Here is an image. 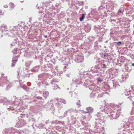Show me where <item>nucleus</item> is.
Segmentation results:
<instances>
[{
    "label": "nucleus",
    "instance_id": "nucleus-58",
    "mask_svg": "<svg viewBox=\"0 0 134 134\" xmlns=\"http://www.w3.org/2000/svg\"><path fill=\"white\" fill-rule=\"evenodd\" d=\"M17 72L18 73V75H19V74L20 72V69L19 68H18V69L17 70Z\"/></svg>",
    "mask_w": 134,
    "mask_h": 134
},
{
    "label": "nucleus",
    "instance_id": "nucleus-19",
    "mask_svg": "<svg viewBox=\"0 0 134 134\" xmlns=\"http://www.w3.org/2000/svg\"><path fill=\"white\" fill-rule=\"evenodd\" d=\"M73 114H74L72 115H71V119L73 121V122H75L76 121V120L78 118L77 116L78 115V114H79V113H78V111H77V113Z\"/></svg>",
    "mask_w": 134,
    "mask_h": 134
},
{
    "label": "nucleus",
    "instance_id": "nucleus-64",
    "mask_svg": "<svg viewBox=\"0 0 134 134\" xmlns=\"http://www.w3.org/2000/svg\"><path fill=\"white\" fill-rule=\"evenodd\" d=\"M103 96L102 94H99L98 95V97H101Z\"/></svg>",
    "mask_w": 134,
    "mask_h": 134
},
{
    "label": "nucleus",
    "instance_id": "nucleus-35",
    "mask_svg": "<svg viewBox=\"0 0 134 134\" xmlns=\"http://www.w3.org/2000/svg\"><path fill=\"white\" fill-rule=\"evenodd\" d=\"M91 29V27L89 26H86L85 28V30L86 32H89Z\"/></svg>",
    "mask_w": 134,
    "mask_h": 134
},
{
    "label": "nucleus",
    "instance_id": "nucleus-10",
    "mask_svg": "<svg viewBox=\"0 0 134 134\" xmlns=\"http://www.w3.org/2000/svg\"><path fill=\"white\" fill-rule=\"evenodd\" d=\"M94 30L97 34L99 33L100 34L105 32L104 29L102 28H101L99 25L95 26H94Z\"/></svg>",
    "mask_w": 134,
    "mask_h": 134
},
{
    "label": "nucleus",
    "instance_id": "nucleus-61",
    "mask_svg": "<svg viewBox=\"0 0 134 134\" xmlns=\"http://www.w3.org/2000/svg\"><path fill=\"white\" fill-rule=\"evenodd\" d=\"M122 10L121 9V8H120L119 10V12L120 13H122Z\"/></svg>",
    "mask_w": 134,
    "mask_h": 134
},
{
    "label": "nucleus",
    "instance_id": "nucleus-1",
    "mask_svg": "<svg viewBox=\"0 0 134 134\" xmlns=\"http://www.w3.org/2000/svg\"><path fill=\"white\" fill-rule=\"evenodd\" d=\"M114 108L113 104H111L110 105H105L104 106H102L100 109L102 111H104V113L108 114L109 116H111L113 119H116L118 118L119 114L118 111L115 109H112Z\"/></svg>",
    "mask_w": 134,
    "mask_h": 134
},
{
    "label": "nucleus",
    "instance_id": "nucleus-17",
    "mask_svg": "<svg viewBox=\"0 0 134 134\" xmlns=\"http://www.w3.org/2000/svg\"><path fill=\"white\" fill-rule=\"evenodd\" d=\"M72 4L75 5V4L79 5H83L84 4L83 1H78L77 0H73L72 1Z\"/></svg>",
    "mask_w": 134,
    "mask_h": 134
},
{
    "label": "nucleus",
    "instance_id": "nucleus-33",
    "mask_svg": "<svg viewBox=\"0 0 134 134\" xmlns=\"http://www.w3.org/2000/svg\"><path fill=\"white\" fill-rule=\"evenodd\" d=\"M105 59H107V60H108V62H109L111 59V56L110 55L108 54V53H107L106 55H105Z\"/></svg>",
    "mask_w": 134,
    "mask_h": 134
},
{
    "label": "nucleus",
    "instance_id": "nucleus-36",
    "mask_svg": "<svg viewBox=\"0 0 134 134\" xmlns=\"http://www.w3.org/2000/svg\"><path fill=\"white\" fill-rule=\"evenodd\" d=\"M55 106L57 107L58 109L59 110L62 107V105L60 103H56L55 105Z\"/></svg>",
    "mask_w": 134,
    "mask_h": 134
},
{
    "label": "nucleus",
    "instance_id": "nucleus-8",
    "mask_svg": "<svg viewBox=\"0 0 134 134\" xmlns=\"http://www.w3.org/2000/svg\"><path fill=\"white\" fill-rule=\"evenodd\" d=\"M96 121L95 122L96 126L94 127V130L98 129V127H101L103 123L104 122V120L99 118H96Z\"/></svg>",
    "mask_w": 134,
    "mask_h": 134
},
{
    "label": "nucleus",
    "instance_id": "nucleus-24",
    "mask_svg": "<svg viewBox=\"0 0 134 134\" xmlns=\"http://www.w3.org/2000/svg\"><path fill=\"white\" fill-rule=\"evenodd\" d=\"M103 34V33L100 34V36L98 35L97 36V38L98 40L97 41V43H98V42L100 43L103 40L102 36Z\"/></svg>",
    "mask_w": 134,
    "mask_h": 134
},
{
    "label": "nucleus",
    "instance_id": "nucleus-25",
    "mask_svg": "<svg viewBox=\"0 0 134 134\" xmlns=\"http://www.w3.org/2000/svg\"><path fill=\"white\" fill-rule=\"evenodd\" d=\"M98 43H97V41H96L94 43V47L95 49L97 50L98 49H100L101 48V46L100 45H98Z\"/></svg>",
    "mask_w": 134,
    "mask_h": 134
},
{
    "label": "nucleus",
    "instance_id": "nucleus-43",
    "mask_svg": "<svg viewBox=\"0 0 134 134\" xmlns=\"http://www.w3.org/2000/svg\"><path fill=\"white\" fill-rule=\"evenodd\" d=\"M107 65L105 64L102 63L100 65V67L102 68H107Z\"/></svg>",
    "mask_w": 134,
    "mask_h": 134
},
{
    "label": "nucleus",
    "instance_id": "nucleus-45",
    "mask_svg": "<svg viewBox=\"0 0 134 134\" xmlns=\"http://www.w3.org/2000/svg\"><path fill=\"white\" fill-rule=\"evenodd\" d=\"M128 99L130 101H133L134 100V96H131L128 97Z\"/></svg>",
    "mask_w": 134,
    "mask_h": 134
},
{
    "label": "nucleus",
    "instance_id": "nucleus-32",
    "mask_svg": "<svg viewBox=\"0 0 134 134\" xmlns=\"http://www.w3.org/2000/svg\"><path fill=\"white\" fill-rule=\"evenodd\" d=\"M96 91H92V93L90 94V96L91 98H93L94 97L96 96Z\"/></svg>",
    "mask_w": 134,
    "mask_h": 134
},
{
    "label": "nucleus",
    "instance_id": "nucleus-31",
    "mask_svg": "<svg viewBox=\"0 0 134 134\" xmlns=\"http://www.w3.org/2000/svg\"><path fill=\"white\" fill-rule=\"evenodd\" d=\"M56 100L58 101L59 102H62L64 104H66V102L64 99L62 98L59 99L58 98H56Z\"/></svg>",
    "mask_w": 134,
    "mask_h": 134
},
{
    "label": "nucleus",
    "instance_id": "nucleus-27",
    "mask_svg": "<svg viewBox=\"0 0 134 134\" xmlns=\"http://www.w3.org/2000/svg\"><path fill=\"white\" fill-rule=\"evenodd\" d=\"M93 111V109L91 107H89L86 108V113H89V114H90L92 113Z\"/></svg>",
    "mask_w": 134,
    "mask_h": 134
},
{
    "label": "nucleus",
    "instance_id": "nucleus-46",
    "mask_svg": "<svg viewBox=\"0 0 134 134\" xmlns=\"http://www.w3.org/2000/svg\"><path fill=\"white\" fill-rule=\"evenodd\" d=\"M85 14H82L80 18V21H82L84 19L85 17Z\"/></svg>",
    "mask_w": 134,
    "mask_h": 134
},
{
    "label": "nucleus",
    "instance_id": "nucleus-4",
    "mask_svg": "<svg viewBox=\"0 0 134 134\" xmlns=\"http://www.w3.org/2000/svg\"><path fill=\"white\" fill-rule=\"evenodd\" d=\"M38 13L37 15V16L38 18V20L40 21L42 19L43 17H46L47 18H49V15H50L51 14L48 12H47L46 14H44L43 11H40L38 12Z\"/></svg>",
    "mask_w": 134,
    "mask_h": 134
},
{
    "label": "nucleus",
    "instance_id": "nucleus-21",
    "mask_svg": "<svg viewBox=\"0 0 134 134\" xmlns=\"http://www.w3.org/2000/svg\"><path fill=\"white\" fill-rule=\"evenodd\" d=\"M0 30L2 32L3 31H7V26L6 25H2L0 26Z\"/></svg>",
    "mask_w": 134,
    "mask_h": 134
},
{
    "label": "nucleus",
    "instance_id": "nucleus-29",
    "mask_svg": "<svg viewBox=\"0 0 134 134\" xmlns=\"http://www.w3.org/2000/svg\"><path fill=\"white\" fill-rule=\"evenodd\" d=\"M40 69V66H37L34 67L32 69L31 71L32 72H38Z\"/></svg>",
    "mask_w": 134,
    "mask_h": 134
},
{
    "label": "nucleus",
    "instance_id": "nucleus-16",
    "mask_svg": "<svg viewBox=\"0 0 134 134\" xmlns=\"http://www.w3.org/2000/svg\"><path fill=\"white\" fill-rule=\"evenodd\" d=\"M102 112H104L102 114L100 112L98 113L97 114H96L95 115V116L97 118H99V119H102L103 120H104V111H102ZM96 118H97L96 117Z\"/></svg>",
    "mask_w": 134,
    "mask_h": 134
},
{
    "label": "nucleus",
    "instance_id": "nucleus-15",
    "mask_svg": "<svg viewBox=\"0 0 134 134\" xmlns=\"http://www.w3.org/2000/svg\"><path fill=\"white\" fill-rule=\"evenodd\" d=\"M77 111L73 109H70L68 110L67 111L65 112L64 114V117H65L66 116L68 112H69L70 113H77Z\"/></svg>",
    "mask_w": 134,
    "mask_h": 134
},
{
    "label": "nucleus",
    "instance_id": "nucleus-12",
    "mask_svg": "<svg viewBox=\"0 0 134 134\" xmlns=\"http://www.w3.org/2000/svg\"><path fill=\"white\" fill-rule=\"evenodd\" d=\"M84 56L82 55L76 56L75 59V61L77 63L82 62L84 60Z\"/></svg>",
    "mask_w": 134,
    "mask_h": 134
},
{
    "label": "nucleus",
    "instance_id": "nucleus-26",
    "mask_svg": "<svg viewBox=\"0 0 134 134\" xmlns=\"http://www.w3.org/2000/svg\"><path fill=\"white\" fill-rule=\"evenodd\" d=\"M94 131L98 133H104L105 131L104 128L102 127L99 130V129H97L96 130H95Z\"/></svg>",
    "mask_w": 134,
    "mask_h": 134
},
{
    "label": "nucleus",
    "instance_id": "nucleus-50",
    "mask_svg": "<svg viewBox=\"0 0 134 134\" xmlns=\"http://www.w3.org/2000/svg\"><path fill=\"white\" fill-rule=\"evenodd\" d=\"M106 53H102L101 55V57L105 59V55H106Z\"/></svg>",
    "mask_w": 134,
    "mask_h": 134
},
{
    "label": "nucleus",
    "instance_id": "nucleus-63",
    "mask_svg": "<svg viewBox=\"0 0 134 134\" xmlns=\"http://www.w3.org/2000/svg\"><path fill=\"white\" fill-rule=\"evenodd\" d=\"M30 73H29L28 74H26L25 75V76L26 77H29V76L30 75Z\"/></svg>",
    "mask_w": 134,
    "mask_h": 134
},
{
    "label": "nucleus",
    "instance_id": "nucleus-7",
    "mask_svg": "<svg viewBox=\"0 0 134 134\" xmlns=\"http://www.w3.org/2000/svg\"><path fill=\"white\" fill-rule=\"evenodd\" d=\"M7 76H5L4 74L2 73L0 79V86L3 87V83H8L9 81L7 79Z\"/></svg>",
    "mask_w": 134,
    "mask_h": 134
},
{
    "label": "nucleus",
    "instance_id": "nucleus-2",
    "mask_svg": "<svg viewBox=\"0 0 134 134\" xmlns=\"http://www.w3.org/2000/svg\"><path fill=\"white\" fill-rule=\"evenodd\" d=\"M126 122L125 124L123 125V127L125 128H127L131 127L134 129V116H131L128 119H126ZM131 130L132 129L131 128Z\"/></svg>",
    "mask_w": 134,
    "mask_h": 134
},
{
    "label": "nucleus",
    "instance_id": "nucleus-18",
    "mask_svg": "<svg viewBox=\"0 0 134 134\" xmlns=\"http://www.w3.org/2000/svg\"><path fill=\"white\" fill-rule=\"evenodd\" d=\"M0 103H3L4 104L8 105L9 103V101L5 97L0 99Z\"/></svg>",
    "mask_w": 134,
    "mask_h": 134
},
{
    "label": "nucleus",
    "instance_id": "nucleus-54",
    "mask_svg": "<svg viewBox=\"0 0 134 134\" xmlns=\"http://www.w3.org/2000/svg\"><path fill=\"white\" fill-rule=\"evenodd\" d=\"M44 126V124H41L39 125V127L40 128H42Z\"/></svg>",
    "mask_w": 134,
    "mask_h": 134
},
{
    "label": "nucleus",
    "instance_id": "nucleus-41",
    "mask_svg": "<svg viewBox=\"0 0 134 134\" xmlns=\"http://www.w3.org/2000/svg\"><path fill=\"white\" fill-rule=\"evenodd\" d=\"M29 122L32 121L33 123L35 121V119L32 118H30L29 119Z\"/></svg>",
    "mask_w": 134,
    "mask_h": 134
},
{
    "label": "nucleus",
    "instance_id": "nucleus-57",
    "mask_svg": "<svg viewBox=\"0 0 134 134\" xmlns=\"http://www.w3.org/2000/svg\"><path fill=\"white\" fill-rule=\"evenodd\" d=\"M110 44V46H109V48H111L112 47L114 46V43H109Z\"/></svg>",
    "mask_w": 134,
    "mask_h": 134
},
{
    "label": "nucleus",
    "instance_id": "nucleus-62",
    "mask_svg": "<svg viewBox=\"0 0 134 134\" xmlns=\"http://www.w3.org/2000/svg\"><path fill=\"white\" fill-rule=\"evenodd\" d=\"M21 47H20V48H21L22 49H24L25 48V45H23V46H22V45L21 46Z\"/></svg>",
    "mask_w": 134,
    "mask_h": 134
},
{
    "label": "nucleus",
    "instance_id": "nucleus-6",
    "mask_svg": "<svg viewBox=\"0 0 134 134\" xmlns=\"http://www.w3.org/2000/svg\"><path fill=\"white\" fill-rule=\"evenodd\" d=\"M16 131L14 128H5L3 131V134H17Z\"/></svg>",
    "mask_w": 134,
    "mask_h": 134
},
{
    "label": "nucleus",
    "instance_id": "nucleus-52",
    "mask_svg": "<svg viewBox=\"0 0 134 134\" xmlns=\"http://www.w3.org/2000/svg\"><path fill=\"white\" fill-rule=\"evenodd\" d=\"M43 84V83L41 82H39L38 83L37 85L39 87H40V86Z\"/></svg>",
    "mask_w": 134,
    "mask_h": 134
},
{
    "label": "nucleus",
    "instance_id": "nucleus-40",
    "mask_svg": "<svg viewBox=\"0 0 134 134\" xmlns=\"http://www.w3.org/2000/svg\"><path fill=\"white\" fill-rule=\"evenodd\" d=\"M42 7L43 8H44L45 7H47L48 6H49V4L48 3L45 2L43 3H42Z\"/></svg>",
    "mask_w": 134,
    "mask_h": 134
},
{
    "label": "nucleus",
    "instance_id": "nucleus-47",
    "mask_svg": "<svg viewBox=\"0 0 134 134\" xmlns=\"http://www.w3.org/2000/svg\"><path fill=\"white\" fill-rule=\"evenodd\" d=\"M44 76V74H41L39 75L38 76V80H39L40 79V80H41V79Z\"/></svg>",
    "mask_w": 134,
    "mask_h": 134
},
{
    "label": "nucleus",
    "instance_id": "nucleus-14",
    "mask_svg": "<svg viewBox=\"0 0 134 134\" xmlns=\"http://www.w3.org/2000/svg\"><path fill=\"white\" fill-rule=\"evenodd\" d=\"M84 79L83 78L82 79H73L72 81V83L75 84H80L82 83L84 81Z\"/></svg>",
    "mask_w": 134,
    "mask_h": 134
},
{
    "label": "nucleus",
    "instance_id": "nucleus-13",
    "mask_svg": "<svg viewBox=\"0 0 134 134\" xmlns=\"http://www.w3.org/2000/svg\"><path fill=\"white\" fill-rule=\"evenodd\" d=\"M36 101L39 102L40 104L44 107H46V105H45L44 103V100L42 97H37V99Z\"/></svg>",
    "mask_w": 134,
    "mask_h": 134
},
{
    "label": "nucleus",
    "instance_id": "nucleus-37",
    "mask_svg": "<svg viewBox=\"0 0 134 134\" xmlns=\"http://www.w3.org/2000/svg\"><path fill=\"white\" fill-rule=\"evenodd\" d=\"M31 109L34 113L37 112L38 111V109L37 108L36 109L35 107H32Z\"/></svg>",
    "mask_w": 134,
    "mask_h": 134
},
{
    "label": "nucleus",
    "instance_id": "nucleus-5",
    "mask_svg": "<svg viewBox=\"0 0 134 134\" xmlns=\"http://www.w3.org/2000/svg\"><path fill=\"white\" fill-rule=\"evenodd\" d=\"M19 103H18V101L17 102L16 101L15 102L14 101L13 103H12V104H15L16 105H14V106L10 107V108L8 109L11 110H16V109H17L18 110H19H19L20 108L19 105L20 106L21 105L23 104V102L20 99L19 100Z\"/></svg>",
    "mask_w": 134,
    "mask_h": 134
},
{
    "label": "nucleus",
    "instance_id": "nucleus-39",
    "mask_svg": "<svg viewBox=\"0 0 134 134\" xmlns=\"http://www.w3.org/2000/svg\"><path fill=\"white\" fill-rule=\"evenodd\" d=\"M17 43L16 42V40H14L13 41L12 43L11 44V47L12 46H15Z\"/></svg>",
    "mask_w": 134,
    "mask_h": 134
},
{
    "label": "nucleus",
    "instance_id": "nucleus-49",
    "mask_svg": "<svg viewBox=\"0 0 134 134\" xmlns=\"http://www.w3.org/2000/svg\"><path fill=\"white\" fill-rule=\"evenodd\" d=\"M9 5L10 7L12 8H13L15 7V5L14 4L12 3H10Z\"/></svg>",
    "mask_w": 134,
    "mask_h": 134
},
{
    "label": "nucleus",
    "instance_id": "nucleus-59",
    "mask_svg": "<svg viewBox=\"0 0 134 134\" xmlns=\"http://www.w3.org/2000/svg\"><path fill=\"white\" fill-rule=\"evenodd\" d=\"M98 80L100 82H101L102 81V80L99 77L98 78Z\"/></svg>",
    "mask_w": 134,
    "mask_h": 134
},
{
    "label": "nucleus",
    "instance_id": "nucleus-3",
    "mask_svg": "<svg viewBox=\"0 0 134 134\" xmlns=\"http://www.w3.org/2000/svg\"><path fill=\"white\" fill-rule=\"evenodd\" d=\"M84 85L86 86V87H88L90 90L92 91H97L98 88L96 84L94 83H91V81L88 79L85 81Z\"/></svg>",
    "mask_w": 134,
    "mask_h": 134
},
{
    "label": "nucleus",
    "instance_id": "nucleus-53",
    "mask_svg": "<svg viewBox=\"0 0 134 134\" xmlns=\"http://www.w3.org/2000/svg\"><path fill=\"white\" fill-rule=\"evenodd\" d=\"M52 82H57V80L56 79H53L52 80V81L51 82V83L52 84Z\"/></svg>",
    "mask_w": 134,
    "mask_h": 134
},
{
    "label": "nucleus",
    "instance_id": "nucleus-20",
    "mask_svg": "<svg viewBox=\"0 0 134 134\" xmlns=\"http://www.w3.org/2000/svg\"><path fill=\"white\" fill-rule=\"evenodd\" d=\"M18 26H15L13 27V28L11 30V32L13 34H18Z\"/></svg>",
    "mask_w": 134,
    "mask_h": 134
},
{
    "label": "nucleus",
    "instance_id": "nucleus-60",
    "mask_svg": "<svg viewBox=\"0 0 134 134\" xmlns=\"http://www.w3.org/2000/svg\"><path fill=\"white\" fill-rule=\"evenodd\" d=\"M23 88L25 90H27V87L26 86H25V85L24 86L23 85Z\"/></svg>",
    "mask_w": 134,
    "mask_h": 134
},
{
    "label": "nucleus",
    "instance_id": "nucleus-38",
    "mask_svg": "<svg viewBox=\"0 0 134 134\" xmlns=\"http://www.w3.org/2000/svg\"><path fill=\"white\" fill-rule=\"evenodd\" d=\"M53 88L55 90L59 88L60 89V87H59L56 84H54L53 85Z\"/></svg>",
    "mask_w": 134,
    "mask_h": 134
},
{
    "label": "nucleus",
    "instance_id": "nucleus-11",
    "mask_svg": "<svg viewBox=\"0 0 134 134\" xmlns=\"http://www.w3.org/2000/svg\"><path fill=\"white\" fill-rule=\"evenodd\" d=\"M26 124V122L25 120H21L17 122L15 126L18 128L20 127L25 125Z\"/></svg>",
    "mask_w": 134,
    "mask_h": 134
},
{
    "label": "nucleus",
    "instance_id": "nucleus-28",
    "mask_svg": "<svg viewBox=\"0 0 134 134\" xmlns=\"http://www.w3.org/2000/svg\"><path fill=\"white\" fill-rule=\"evenodd\" d=\"M17 57H14L13 58L12 61V67H14V66L15 64L17 61Z\"/></svg>",
    "mask_w": 134,
    "mask_h": 134
},
{
    "label": "nucleus",
    "instance_id": "nucleus-44",
    "mask_svg": "<svg viewBox=\"0 0 134 134\" xmlns=\"http://www.w3.org/2000/svg\"><path fill=\"white\" fill-rule=\"evenodd\" d=\"M82 122V125L84 126L85 127H86L87 126V125L85 122L84 121H82L81 120Z\"/></svg>",
    "mask_w": 134,
    "mask_h": 134
},
{
    "label": "nucleus",
    "instance_id": "nucleus-34",
    "mask_svg": "<svg viewBox=\"0 0 134 134\" xmlns=\"http://www.w3.org/2000/svg\"><path fill=\"white\" fill-rule=\"evenodd\" d=\"M49 94V92L47 91H43V96L44 98L46 99L47 98Z\"/></svg>",
    "mask_w": 134,
    "mask_h": 134
},
{
    "label": "nucleus",
    "instance_id": "nucleus-42",
    "mask_svg": "<svg viewBox=\"0 0 134 134\" xmlns=\"http://www.w3.org/2000/svg\"><path fill=\"white\" fill-rule=\"evenodd\" d=\"M77 106L78 108H79L81 106L80 102V100H78L76 103Z\"/></svg>",
    "mask_w": 134,
    "mask_h": 134
},
{
    "label": "nucleus",
    "instance_id": "nucleus-56",
    "mask_svg": "<svg viewBox=\"0 0 134 134\" xmlns=\"http://www.w3.org/2000/svg\"><path fill=\"white\" fill-rule=\"evenodd\" d=\"M122 43L121 42H117V44L118 45V46H120L121 45V44Z\"/></svg>",
    "mask_w": 134,
    "mask_h": 134
},
{
    "label": "nucleus",
    "instance_id": "nucleus-30",
    "mask_svg": "<svg viewBox=\"0 0 134 134\" xmlns=\"http://www.w3.org/2000/svg\"><path fill=\"white\" fill-rule=\"evenodd\" d=\"M129 75L127 74H125L123 75L122 76L121 79L122 80H121V82L125 81L126 79H127Z\"/></svg>",
    "mask_w": 134,
    "mask_h": 134
},
{
    "label": "nucleus",
    "instance_id": "nucleus-23",
    "mask_svg": "<svg viewBox=\"0 0 134 134\" xmlns=\"http://www.w3.org/2000/svg\"><path fill=\"white\" fill-rule=\"evenodd\" d=\"M112 6L110 4H106V8L108 12H111L112 10Z\"/></svg>",
    "mask_w": 134,
    "mask_h": 134
},
{
    "label": "nucleus",
    "instance_id": "nucleus-55",
    "mask_svg": "<svg viewBox=\"0 0 134 134\" xmlns=\"http://www.w3.org/2000/svg\"><path fill=\"white\" fill-rule=\"evenodd\" d=\"M66 75L68 77H70L71 75V73L70 72L69 73H67L66 74Z\"/></svg>",
    "mask_w": 134,
    "mask_h": 134
},
{
    "label": "nucleus",
    "instance_id": "nucleus-48",
    "mask_svg": "<svg viewBox=\"0 0 134 134\" xmlns=\"http://www.w3.org/2000/svg\"><path fill=\"white\" fill-rule=\"evenodd\" d=\"M130 114H131V115L134 114V107H133L132 109H131L130 112Z\"/></svg>",
    "mask_w": 134,
    "mask_h": 134
},
{
    "label": "nucleus",
    "instance_id": "nucleus-51",
    "mask_svg": "<svg viewBox=\"0 0 134 134\" xmlns=\"http://www.w3.org/2000/svg\"><path fill=\"white\" fill-rule=\"evenodd\" d=\"M17 48L14 49L13 50L12 52L14 53L15 54L17 53Z\"/></svg>",
    "mask_w": 134,
    "mask_h": 134
},
{
    "label": "nucleus",
    "instance_id": "nucleus-9",
    "mask_svg": "<svg viewBox=\"0 0 134 134\" xmlns=\"http://www.w3.org/2000/svg\"><path fill=\"white\" fill-rule=\"evenodd\" d=\"M92 71V73H95L97 74V75H99L101 74V69L98 65H96L91 68L90 70Z\"/></svg>",
    "mask_w": 134,
    "mask_h": 134
},
{
    "label": "nucleus",
    "instance_id": "nucleus-22",
    "mask_svg": "<svg viewBox=\"0 0 134 134\" xmlns=\"http://www.w3.org/2000/svg\"><path fill=\"white\" fill-rule=\"evenodd\" d=\"M3 86L4 85H6V88H5V89L6 90H8L13 86V84L11 82H9H9L8 83L6 84V83H3Z\"/></svg>",
    "mask_w": 134,
    "mask_h": 134
}]
</instances>
